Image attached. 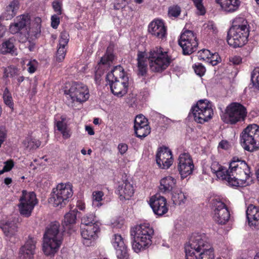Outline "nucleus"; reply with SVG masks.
Masks as SVG:
<instances>
[{
  "mask_svg": "<svg viewBox=\"0 0 259 259\" xmlns=\"http://www.w3.org/2000/svg\"><path fill=\"white\" fill-rule=\"evenodd\" d=\"M248 25L247 21L243 18L238 17L236 18L233 21V24L230 28H239L245 29L248 28Z\"/></svg>",
  "mask_w": 259,
  "mask_h": 259,
  "instance_id": "obj_36",
  "label": "nucleus"
},
{
  "mask_svg": "<svg viewBox=\"0 0 259 259\" xmlns=\"http://www.w3.org/2000/svg\"><path fill=\"white\" fill-rule=\"evenodd\" d=\"M56 126L57 130L61 132L64 139H68L70 137V131L67 129L66 124L62 121H59L57 122Z\"/></svg>",
  "mask_w": 259,
  "mask_h": 259,
  "instance_id": "obj_41",
  "label": "nucleus"
},
{
  "mask_svg": "<svg viewBox=\"0 0 259 259\" xmlns=\"http://www.w3.org/2000/svg\"><path fill=\"white\" fill-rule=\"evenodd\" d=\"M156 161L159 168H168L172 163L171 151L166 147L159 148L156 155Z\"/></svg>",
  "mask_w": 259,
  "mask_h": 259,
  "instance_id": "obj_17",
  "label": "nucleus"
},
{
  "mask_svg": "<svg viewBox=\"0 0 259 259\" xmlns=\"http://www.w3.org/2000/svg\"><path fill=\"white\" fill-rule=\"evenodd\" d=\"M53 8L54 11L57 15H61L62 13L61 4L59 2H54L52 4Z\"/></svg>",
  "mask_w": 259,
  "mask_h": 259,
  "instance_id": "obj_54",
  "label": "nucleus"
},
{
  "mask_svg": "<svg viewBox=\"0 0 259 259\" xmlns=\"http://www.w3.org/2000/svg\"><path fill=\"white\" fill-rule=\"evenodd\" d=\"M240 143L243 149L249 152L259 149V126L248 125L240 135Z\"/></svg>",
  "mask_w": 259,
  "mask_h": 259,
  "instance_id": "obj_7",
  "label": "nucleus"
},
{
  "mask_svg": "<svg viewBox=\"0 0 259 259\" xmlns=\"http://www.w3.org/2000/svg\"><path fill=\"white\" fill-rule=\"evenodd\" d=\"M249 29L230 28L228 32V44L233 48L241 47L247 41Z\"/></svg>",
  "mask_w": 259,
  "mask_h": 259,
  "instance_id": "obj_14",
  "label": "nucleus"
},
{
  "mask_svg": "<svg viewBox=\"0 0 259 259\" xmlns=\"http://www.w3.org/2000/svg\"><path fill=\"white\" fill-rule=\"evenodd\" d=\"M207 27H208V29H212L213 32L215 31L216 30V27L214 25L212 22H209L207 24Z\"/></svg>",
  "mask_w": 259,
  "mask_h": 259,
  "instance_id": "obj_63",
  "label": "nucleus"
},
{
  "mask_svg": "<svg viewBox=\"0 0 259 259\" xmlns=\"http://www.w3.org/2000/svg\"><path fill=\"white\" fill-rule=\"evenodd\" d=\"M230 61L233 63V64L238 65L242 61V58L240 56H234L230 59Z\"/></svg>",
  "mask_w": 259,
  "mask_h": 259,
  "instance_id": "obj_59",
  "label": "nucleus"
},
{
  "mask_svg": "<svg viewBox=\"0 0 259 259\" xmlns=\"http://www.w3.org/2000/svg\"><path fill=\"white\" fill-rule=\"evenodd\" d=\"M153 233V230L148 224L136 226L135 230L131 232V236L134 238L132 246L134 251L139 252L150 245Z\"/></svg>",
  "mask_w": 259,
  "mask_h": 259,
  "instance_id": "obj_6",
  "label": "nucleus"
},
{
  "mask_svg": "<svg viewBox=\"0 0 259 259\" xmlns=\"http://www.w3.org/2000/svg\"><path fill=\"white\" fill-rule=\"evenodd\" d=\"M149 204L153 212L157 215L162 216L168 211L166 199L163 196H153L150 199Z\"/></svg>",
  "mask_w": 259,
  "mask_h": 259,
  "instance_id": "obj_18",
  "label": "nucleus"
},
{
  "mask_svg": "<svg viewBox=\"0 0 259 259\" xmlns=\"http://www.w3.org/2000/svg\"><path fill=\"white\" fill-rule=\"evenodd\" d=\"M40 141L31 137H27L23 141V144L24 146L29 150L37 149L40 146Z\"/></svg>",
  "mask_w": 259,
  "mask_h": 259,
  "instance_id": "obj_34",
  "label": "nucleus"
},
{
  "mask_svg": "<svg viewBox=\"0 0 259 259\" xmlns=\"http://www.w3.org/2000/svg\"><path fill=\"white\" fill-rule=\"evenodd\" d=\"M77 207L79 209L83 210L85 208V204L81 201H78L77 203Z\"/></svg>",
  "mask_w": 259,
  "mask_h": 259,
  "instance_id": "obj_62",
  "label": "nucleus"
},
{
  "mask_svg": "<svg viewBox=\"0 0 259 259\" xmlns=\"http://www.w3.org/2000/svg\"><path fill=\"white\" fill-rule=\"evenodd\" d=\"M178 160V170L181 179H183L192 174L194 165L192 158L188 153L180 154Z\"/></svg>",
  "mask_w": 259,
  "mask_h": 259,
  "instance_id": "obj_16",
  "label": "nucleus"
},
{
  "mask_svg": "<svg viewBox=\"0 0 259 259\" xmlns=\"http://www.w3.org/2000/svg\"><path fill=\"white\" fill-rule=\"evenodd\" d=\"M211 171L215 174L217 178L222 180H225L227 182L228 176L229 168L220 165L218 162L213 161L212 162L210 166Z\"/></svg>",
  "mask_w": 259,
  "mask_h": 259,
  "instance_id": "obj_28",
  "label": "nucleus"
},
{
  "mask_svg": "<svg viewBox=\"0 0 259 259\" xmlns=\"http://www.w3.org/2000/svg\"><path fill=\"white\" fill-rule=\"evenodd\" d=\"M72 195L71 184L60 183L56 188L53 189L50 198V202L52 203L54 206L62 207L66 204L68 199Z\"/></svg>",
  "mask_w": 259,
  "mask_h": 259,
  "instance_id": "obj_9",
  "label": "nucleus"
},
{
  "mask_svg": "<svg viewBox=\"0 0 259 259\" xmlns=\"http://www.w3.org/2000/svg\"><path fill=\"white\" fill-rule=\"evenodd\" d=\"M37 64V62L35 60H29L28 63L27 64V66H28L27 70L28 72L30 73H34L36 70Z\"/></svg>",
  "mask_w": 259,
  "mask_h": 259,
  "instance_id": "obj_49",
  "label": "nucleus"
},
{
  "mask_svg": "<svg viewBox=\"0 0 259 259\" xmlns=\"http://www.w3.org/2000/svg\"><path fill=\"white\" fill-rule=\"evenodd\" d=\"M179 45L182 48L184 55L192 54L196 50L198 45L196 34L191 30H185L180 36Z\"/></svg>",
  "mask_w": 259,
  "mask_h": 259,
  "instance_id": "obj_11",
  "label": "nucleus"
},
{
  "mask_svg": "<svg viewBox=\"0 0 259 259\" xmlns=\"http://www.w3.org/2000/svg\"><path fill=\"white\" fill-rule=\"evenodd\" d=\"M220 60V57L218 53L211 54L209 58L207 60V62L212 66L218 64Z\"/></svg>",
  "mask_w": 259,
  "mask_h": 259,
  "instance_id": "obj_50",
  "label": "nucleus"
},
{
  "mask_svg": "<svg viewBox=\"0 0 259 259\" xmlns=\"http://www.w3.org/2000/svg\"><path fill=\"white\" fill-rule=\"evenodd\" d=\"M81 221L82 226L96 224L95 223V215L93 213L87 214L81 218Z\"/></svg>",
  "mask_w": 259,
  "mask_h": 259,
  "instance_id": "obj_44",
  "label": "nucleus"
},
{
  "mask_svg": "<svg viewBox=\"0 0 259 259\" xmlns=\"http://www.w3.org/2000/svg\"><path fill=\"white\" fill-rule=\"evenodd\" d=\"M0 228L2 230L5 236L9 239L15 236L18 231L16 224L9 221H0Z\"/></svg>",
  "mask_w": 259,
  "mask_h": 259,
  "instance_id": "obj_25",
  "label": "nucleus"
},
{
  "mask_svg": "<svg viewBox=\"0 0 259 259\" xmlns=\"http://www.w3.org/2000/svg\"><path fill=\"white\" fill-rule=\"evenodd\" d=\"M6 32V28L4 26L0 25V37L4 36Z\"/></svg>",
  "mask_w": 259,
  "mask_h": 259,
  "instance_id": "obj_64",
  "label": "nucleus"
},
{
  "mask_svg": "<svg viewBox=\"0 0 259 259\" xmlns=\"http://www.w3.org/2000/svg\"><path fill=\"white\" fill-rule=\"evenodd\" d=\"M19 201L18 207L20 214L26 217H29L34 206L37 203L35 193L23 190Z\"/></svg>",
  "mask_w": 259,
  "mask_h": 259,
  "instance_id": "obj_12",
  "label": "nucleus"
},
{
  "mask_svg": "<svg viewBox=\"0 0 259 259\" xmlns=\"http://www.w3.org/2000/svg\"><path fill=\"white\" fill-rule=\"evenodd\" d=\"M65 46H59L56 53V60L58 62H62L65 58L66 55Z\"/></svg>",
  "mask_w": 259,
  "mask_h": 259,
  "instance_id": "obj_46",
  "label": "nucleus"
},
{
  "mask_svg": "<svg viewBox=\"0 0 259 259\" xmlns=\"http://www.w3.org/2000/svg\"><path fill=\"white\" fill-rule=\"evenodd\" d=\"M69 41V34L65 31H62L60 36L59 44L60 46H66Z\"/></svg>",
  "mask_w": 259,
  "mask_h": 259,
  "instance_id": "obj_47",
  "label": "nucleus"
},
{
  "mask_svg": "<svg viewBox=\"0 0 259 259\" xmlns=\"http://www.w3.org/2000/svg\"><path fill=\"white\" fill-rule=\"evenodd\" d=\"M7 136V131L4 126L0 127V147Z\"/></svg>",
  "mask_w": 259,
  "mask_h": 259,
  "instance_id": "obj_55",
  "label": "nucleus"
},
{
  "mask_svg": "<svg viewBox=\"0 0 259 259\" xmlns=\"http://www.w3.org/2000/svg\"><path fill=\"white\" fill-rule=\"evenodd\" d=\"M16 49L15 48L13 39H9L4 42L1 46V52L3 54L10 53L14 54Z\"/></svg>",
  "mask_w": 259,
  "mask_h": 259,
  "instance_id": "obj_33",
  "label": "nucleus"
},
{
  "mask_svg": "<svg viewBox=\"0 0 259 259\" xmlns=\"http://www.w3.org/2000/svg\"><path fill=\"white\" fill-rule=\"evenodd\" d=\"M246 217L250 226H256V222L259 220V208L250 204L246 211Z\"/></svg>",
  "mask_w": 259,
  "mask_h": 259,
  "instance_id": "obj_29",
  "label": "nucleus"
},
{
  "mask_svg": "<svg viewBox=\"0 0 259 259\" xmlns=\"http://www.w3.org/2000/svg\"><path fill=\"white\" fill-rule=\"evenodd\" d=\"M193 68L195 73L200 76L203 75L205 72V68L201 64H195Z\"/></svg>",
  "mask_w": 259,
  "mask_h": 259,
  "instance_id": "obj_51",
  "label": "nucleus"
},
{
  "mask_svg": "<svg viewBox=\"0 0 259 259\" xmlns=\"http://www.w3.org/2000/svg\"><path fill=\"white\" fill-rule=\"evenodd\" d=\"M148 31L153 36L163 39L166 35V28L163 22L160 20H154L149 25Z\"/></svg>",
  "mask_w": 259,
  "mask_h": 259,
  "instance_id": "obj_22",
  "label": "nucleus"
},
{
  "mask_svg": "<svg viewBox=\"0 0 259 259\" xmlns=\"http://www.w3.org/2000/svg\"><path fill=\"white\" fill-rule=\"evenodd\" d=\"M85 131L88 132L89 135H94L95 134L93 128L90 126H85Z\"/></svg>",
  "mask_w": 259,
  "mask_h": 259,
  "instance_id": "obj_61",
  "label": "nucleus"
},
{
  "mask_svg": "<svg viewBox=\"0 0 259 259\" xmlns=\"http://www.w3.org/2000/svg\"><path fill=\"white\" fill-rule=\"evenodd\" d=\"M104 195L103 192L100 191H94L93 192V205L95 207H99L102 205L100 202L102 200V197Z\"/></svg>",
  "mask_w": 259,
  "mask_h": 259,
  "instance_id": "obj_40",
  "label": "nucleus"
},
{
  "mask_svg": "<svg viewBox=\"0 0 259 259\" xmlns=\"http://www.w3.org/2000/svg\"><path fill=\"white\" fill-rule=\"evenodd\" d=\"M227 183L232 187H243L250 184L251 171L245 161L234 157L229 163Z\"/></svg>",
  "mask_w": 259,
  "mask_h": 259,
  "instance_id": "obj_3",
  "label": "nucleus"
},
{
  "mask_svg": "<svg viewBox=\"0 0 259 259\" xmlns=\"http://www.w3.org/2000/svg\"><path fill=\"white\" fill-rule=\"evenodd\" d=\"M15 79L17 80V84L19 85L20 83L24 81V77L23 75H19V76H16Z\"/></svg>",
  "mask_w": 259,
  "mask_h": 259,
  "instance_id": "obj_60",
  "label": "nucleus"
},
{
  "mask_svg": "<svg viewBox=\"0 0 259 259\" xmlns=\"http://www.w3.org/2000/svg\"><path fill=\"white\" fill-rule=\"evenodd\" d=\"M60 224L54 221L46 228L43 237L42 250L47 256H54L58 252L63 239V233L60 230Z\"/></svg>",
  "mask_w": 259,
  "mask_h": 259,
  "instance_id": "obj_4",
  "label": "nucleus"
},
{
  "mask_svg": "<svg viewBox=\"0 0 259 259\" xmlns=\"http://www.w3.org/2000/svg\"><path fill=\"white\" fill-rule=\"evenodd\" d=\"M149 61V68L151 71L161 72L166 69L171 62L167 52L160 47L150 49L147 54L145 52L138 51L137 54V74L139 76H145L147 73Z\"/></svg>",
  "mask_w": 259,
  "mask_h": 259,
  "instance_id": "obj_1",
  "label": "nucleus"
},
{
  "mask_svg": "<svg viewBox=\"0 0 259 259\" xmlns=\"http://www.w3.org/2000/svg\"><path fill=\"white\" fill-rule=\"evenodd\" d=\"M18 38L19 41L21 42H26L28 38V34L26 32H25V34H22L21 32L18 33Z\"/></svg>",
  "mask_w": 259,
  "mask_h": 259,
  "instance_id": "obj_58",
  "label": "nucleus"
},
{
  "mask_svg": "<svg viewBox=\"0 0 259 259\" xmlns=\"http://www.w3.org/2000/svg\"><path fill=\"white\" fill-rule=\"evenodd\" d=\"M106 80L115 96L121 97L127 93L128 78L121 67L116 66L112 70L107 74Z\"/></svg>",
  "mask_w": 259,
  "mask_h": 259,
  "instance_id": "obj_5",
  "label": "nucleus"
},
{
  "mask_svg": "<svg viewBox=\"0 0 259 259\" xmlns=\"http://www.w3.org/2000/svg\"><path fill=\"white\" fill-rule=\"evenodd\" d=\"M65 94L68 95L67 98H70L72 102H83L89 98V91L87 87L81 82H75L68 91H65Z\"/></svg>",
  "mask_w": 259,
  "mask_h": 259,
  "instance_id": "obj_13",
  "label": "nucleus"
},
{
  "mask_svg": "<svg viewBox=\"0 0 259 259\" xmlns=\"http://www.w3.org/2000/svg\"><path fill=\"white\" fill-rule=\"evenodd\" d=\"M112 244L116 250L118 258L127 259L128 254L127 247L121 235L115 234L112 239Z\"/></svg>",
  "mask_w": 259,
  "mask_h": 259,
  "instance_id": "obj_21",
  "label": "nucleus"
},
{
  "mask_svg": "<svg viewBox=\"0 0 259 259\" xmlns=\"http://www.w3.org/2000/svg\"><path fill=\"white\" fill-rule=\"evenodd\" d=\"M171 199L175 205H181L185 203L187 196L180 190L177 189L171 193Z\"/></svg>",
  "mask_w": 259,
  "mask_h": 259,
  "instance_id": "obj_32",
  "label": "nucleus"
},
{
  "mask_svg": "<svg viewBox=\"0 0 259 259\" xmlns=\"http://www.w3.org/2000/svg\"><path fill=\"white\" fill-rule=\"evenodd\" d=\"M144 126H149L148 120L142 115H137L134 121V128Z\"/></svg>",
  "mask_w": 259,
  "mask_h": 259,
  "instance_id": "obj_38",
  "label": "nucleus"
},
{
  "mask_svg": "<svg viewBox=\"0 0 259 259\" xmlns=\"http://www.w3.org/2000/svg\"><path fill=\"white\" fill-rule=\"evenodd\" d=\"M29 21V17L28 15H22L17 17L16 21L10 25V32L12 34L20 33V31L26 27Z\"/></svg>",
  "mask_w": 259,
  "mask_h": 259,
  "instance_id": "obj_24",
  "label": "nucleus"
},
{
  "mask_svg": "<svg viewBox=\"0 0 259 259\" xmlns=\"http://www.w3.org/2000/svg\"><path fill=\"white\" fill-rule=\"evenodd\" d=\"M118 149L121 155H123L127 150L128 146L125 143H120L118 146Z\"/></svg>",
  "mask_w": 259,
  "mask_h": 259,
  "instance_id": "obj_56",
  "label": "nucleus"
},
{
  "mask_svg": "<svg viewBox=\"0 0 259 259\" xmlns=\"http://www.w3.org/2000/svg\"><path fill=\"white\" fill-rule=\"evenodd\" d=\"M199 53H200L199 57L203 60L205 59V58L208 60L210 56L211 55V53L209 50L205 49L201 50Z\"/></svg>",
  "mask_w": 259,
  "mask_h": 259,
  "instance_id": "obj_57",
  "label": "nucleus"
},
{
  "mask_svg": "<svg viewBox=\"0 0 259 259\" xmlns=\"http://www.w3.org/2000/svg\"><path fill=\"white\" fill-rule=\"evenodd\" d=\"M251 81L253 87L259 90V67L255 68L252 72Z\"/></svg>",
  "mask_w": 259,
  "mask_h": 259,
  "instance_id": "obj_43",
  "label": "nucleus"
},
{
  "mask_svg": "<svg viewBox=\"0 0 259 259\" xmlns=\"http://www.w3.org/2000/svg\"><path fill=\"white\" fill-rule=\"evenodd\" d=\"M181 8L178 6L170 7L168 9V15L169 17H178L181 13Z\"/></svg>",
  "mask_w": 259,
  "mask_h": 259,
  "instance_id": "obj_45",
  "label": "nucleus"
},
{
  "mask_svg": "<svg viewBox=\"0 0 259 259\" xmlns=\"http://www.w3.org/2000/svg\"><path fill=\"white\" fill-rule=\"evenodd\" d=\"M177 180L171 176L162 178L160 181L159 189L164 193H172L177 188Z\"/></svg>",
  "mask_w": 259,
  "mask_h": 259,
  "instance_id": "obj_23",
  "label": "nucleus"
},
{
  "mask_svg": "<svg viewBox=\"0 0 259 259\" xmlns=\"http://www.w3.org/2000/svg\"><path fill=\"white\" fill-rule=\"evenodd\" d=\"M76 213L74 210L70 211L64 215L63 226L65 230H71L76 223Z\"/></svg>",
  "mask_w": 259,
  "mask_h": 259,
  "instance_id": "obj_30",
  "label": "nucleus"
},
{
  "mask_svg": "<svg viewBox=\"0 0 259 259\" xmlns=\"http://www.w3.org/2000/svg\"><path fill=\"white\" fill-rule=\"evenodd\" d=\"M3 99L4 103L11 109L14 107V103L11 93L7 88H6L3 93Z\"/></svg>",
  "mask_w": 259,
  "mask_h": 259,
  "instance_id": "obj_39",
  "label": "nucleus"
},
{
  "mask_svg": "<svg viewBox=\"0 0 259 259\" xmlns=\"http://www.w3.org/2000/svg\"><path fill=\"white\" fill-rule=\"evenodd\" d=\"M117 190L121 197V199L124 198V199H129L134 193V189L132 184L128 182L127 180L123 182L121 185H120Z\"/></svg>",
  "mask_w": 259,
  "mask_h": 259,
  "instance_id": "obj_27",
  "label": "nucleus"
},
{
  "mask_svg": "<svg viewBox=\"0 0 259 259\" xmlns=\"http://www.w3.org/2000/svg\"><path fill=\"white\" fill-rule=\"evenodd\" d=\"M136 136L140 138H143L147 136L151 132L150 126H144L143 127H137L134 128Z\"/></svg>",
  "mask_w": 259,
  "mask_h": 259,
  "instance_id": "obj_42",
  "label": "nucleus"
},
{
  "mask_svg": "<svg viewBox=\"0 0 259 259\" xmlns=\"http://www.w3.org/2000/svg\"><path fill=\"white\" fill-rule=\"evenodd\" d=\"M114 56L113 54L110 52H107L101 58L100 65H103L107 67L112 66L114 60Z\"/></svg>",
  "mask_w": 259,
  "mask_h": 259,
  "instance_id": "obj_35",
  "label": "nucleus"
},
{
  "mask_svg": "<svg viewBox=\"0 0 259 259\" xmlns=\"http://www.w3.org/2000/svg\"><path fill=\"white\" fill-rule=\"evenodd\" d=\"M222 9L227 13H233L239 9L241 2L240 0H215Z\"/></svg>",
  "mask_w": 259,
  "mask_h": 259,
  "instance_id": "obj_26",
  "label": "nucleus"
},
{
  "mask_svg": "<svg viewBox=\"0 0 259 259\" xmlns=\"http://www.w3.org/2000/svg\"><path fill=\"white\" fill-rule=\"evenodd\" d=\"M99 227L97 224H92L81 227V235L83 244L87 246H90L97 236Z\"/></svg>",
  "mask_w": 259,
  "mask_h": 259,
  "instance_id": "obj_19",
  "label": "nucleus"
},
{
  "mask_svg": "<svg viewBox=\"0 0 259 259\" xmlns=\"http://www.w3.org/2000/svg\"><path fill=\"white\" fill-rule=\"evenodd\" d=\"M247 113L246 108L243 105L233 102L226 107L225 112L221 117L224 122L235 124L238 122L244 121Z\"/></svg>",
  "mask_w": 259,
  "mask_h": 259,
  "instance_id": "obj_8",
  "label": "nucleus"
},
{
  "mask_svg": "<svg viewBox=\"0 0 259 259\" xmlns=\"http://www.w3.org/2000/svg\"><path fill=\"white\" fill-rule=\"evenodd\" d=\"M3 71L4 77L5 78L9 77H15L16 76L20 75L19 70L15 67L8 66V67L4 68Z\"/></svg>",
  "mask_w": 259,
  "mask_h": 259,
  "instance_id": "obj_37",
  "label": "nucleus"
},
{
  "mask_svg": "<svg viewBox=\"0 0 259 259\" xmlns=\"http://www.w3.org/2000/svg\"><path fill=\"white\" fill-rule=\"evenodd\" d=\"M197 9L199 11V15H203L205 14V9L202 4V0H192Z\"/></svg>",
  "mask_w": 259,
  "mask_h": 259,
  "instance_id": "obj_48",
  "label": "nucleus"
},
{
  "mask_svg": "<svg viewBox=\"0 0 259 259\" xmlns=\"http://www.w3.org/2000/svg\"><path fill=\"white\" fill-rule=\"evenodd\" d=\"M186 259H214V250L204 233L192 234L185 246Z\"/></svg>",
  "mask_w": 259,
  "mask_h": 259,
  "instance_id": "obj_2",
  "label": "nucleus"
},
{
  "mask_svg": "<svg viewBox=\"0 0 259 259\" xmlns=\"http://www.w3.org/2000/svg\"><path fill=\"white\" fill-rule=\"evenodd\" d=\"M213 219L219 224L224 225L230 219V212L226 205L221 201H214Z\"/></svg>",
  "mask_w": 259,
  "mask_h": 259,
  "instance_id": "obj_15",
  "label": "nucleus"
},
{
  "mask_svg": "<svg viewBox=\"0 0 259 259\" xmlns=\"http://www.w3.org/2000/svg\"><path fill=\"white\" fill-rule=\"evenodd\" d=\"M5 165L2 170H0V174H3L4 172L11 170L13 167L14 164L12 160H8L5 162Z\"/></svg>",
  "mask_w": 259,
  "mask_h": 259,
  "instance_id": "obj_52",
  "label": "nucleus"
},
{
  "mask_svg": "<svg viewBox=\"0 0 259 259\" xmlns=\"http://www.w3.org/2000/svg\"><path fill=\"white\" fill-rule=\"evenodd\" d=\"M36 240L32 237L28 236L25 244L19 250V256L21 259H33L36 248Z\"/></svg>",
  "mask_w": 259,
  "mask_h": 259,
  "instance_id": "obj_20",
  "label": "nucleus"
},
{
  "mask_svg": "<svg viewBox=\"0 0 259 259\" xmlns=\"http://www.w3.org/2000/svg\"><path fill=\"white\" fill-rule=\"evenodd\" d=\"M194 120L199 123H204L212 118L213 111L210 103L207 100H200L191 109Z\"/></svg>",
  "mask_w": 259,
  "mask_h": 259,
  "instance_id": "obj_10",
  "label": "nucleus"
},
{
  "mask_svg": "<svg viewBox=\"0 0 259 259\" xmlns=\"http://www.w3.org/2000/svg\"><path fill=\"white\" fill-rule=\"evenodd\" d=\"M19 9V2L17 0H14L11 2L6 8V11L4 16L6 20H10L13 18L17 13Z\"/></svg>",
  "mask_w": 259,
  "mask_h": 259,
  "instance_id": "obj_31",
  "label": "nucleus"
},
{
  "mask_svg": "<svg viewBox=\"0 0 259 259\" xmlns=\"http://www.w3.org/2000/svg\"><path fill=\"white\" fill-rule=\"evenodd\" d=\"M60 24V18L57 15H54L51 17V26L56 29Z\"/></svg>",
  "mask_w": 259,
  "mask_h": 259,
  "instance_id": "obj_53",
  "label": "nucleus"
}]
</instances>
